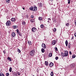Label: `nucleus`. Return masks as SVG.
<instances>
[{
	"instance_id": "1",
	"label": "nucleus",
	"mask_w": 76,
	"mask_h": 76,
	"mask_svg": "<svg viewBox=\"0 0 76 76\" xmlns=\"http://www.w3.org/2000/svg\"><path fill=\"white\" fill-rule=\"evenodd\" d=\"M35 53V50H33L30 51V56H34Z\"/></svg>"
},
{
	"instance_id": "2",
	"label": "nucleus",
	"mask_w": 76,
	"mask_h": 76,
	"mask_svg": "<svg viewBox=\"0 0 76 76\" xmlns=\"http://www.w3.org/2000/svg\"><path fill=\"white\" fill-rule=\"evenodd\" d=\"M10 24H11V22H10V20L8 21L6 23L7 26H10Z\"/></svg>"
},
{
	"instance_id": "3",
	"label": "nucleus",
	"mask_w": 76,
	"mask_h": 76,
	"mask_svg": "<svg viewBox=\"0 0 76 76\" xmlns=\"http://www.w3.org/2000/svg\"><path fill=\"white\" fill-rule=\"evenodd\" d=\"M64 55L65 57L68 56V51H65L64 52Z\"/></svg>"
},
{
	"instance_id": "4",
	"label": "nucleus",
	"mask_w": 76,
	"mask_h": 76,
	"mask_svg": "<svg viewBox=\"0 0 76 76\" xmlns=\"http://www.w3.org/2000/svg\"><path fill=\"white\" fill-rule=\"evenodd\" d=\"M32 31L33 32H35V31H37V28H36L34 27L32 28Z\"/></svg>"
},
{
	"instance_id": "5",
	"label": "nucleus",
	"mask_w": 76,
	"mask_h": 76,
	"mask_svg": "<svg viewBox=\"0 0 76 76\" xmlns=\"http://www.w3.org/2000/svg\"><path fill=\"white\" fill-rule=\"evenodd\" d=\"M37 7H33V11L34 12H35V11H37Z\"/></svg>"
},
{
	"instance_id": "6",
	"label": "nucleus",
	"mask_w": 76,
	"mask_h": 76,
	"mask_svg": "<svg viewBox=\"0 0 76 76\" xmlns=\"http://www.w3.org/2000/svg\"><path fill=\"white\" fill-rule=\"evenodd\" d=\"M49 66L50 67H53V66H54V64H53V63L52 62H51L49 64Z\"/></svg>"
},
{
	"instance_id": "7",
	"label": "nucleus",
	"mask_w": 76,
	"mask_h": 76,
	"mask_svg": "<svg viewBox=\"0 0 76 76\" xmlns=\"http://www.w3.org/2000/svg\"><path fill=\"white\" fill-rule=\"evenodd\" d=\"M42 47L44 48H46V45L45 44L43 43L42 44Z\"/></svg>"
},
{
	"instance_id": "8",
	"label": "nucleus",
	"mask_w": 76,
	"mask_h": 76,
	"mask_svg": "<svg viewBox=\"0 0 76 76\" xmlns=\"http://www.w3.org/2000/svg\"><path fill=\"white\" fill-rule=\"evenodd\" d=\"M12 37H15V36H16V34L15 32H13L12 33Z\"/></svg>"
},
{
	"instance_id": "9",
	"label": "nucleus",
	"mask_w": 76,
	"mask_h": 76,
	"mask_svg": "<svg viewBox=\"0 0 76 76\" xmlns=\"http://www.w3.org/2000/svg\"><path fill=\"white\" fill-rule=\"evenodd\" d=\"M56 42V41L55 40H53L52 42V44L53 45H55Z\"/></svg>"
},
{
	"instance_id": "10",
	"label": "nucleus",
	"mask_w": 76,
	"mask_h": 76,
	"mask_svg": "<svg viewBox=\"0 0 76 76\" xmlns=\"http://www.w3.org/2000/svg\"><path fill=\"white\" fill-rule=\"evenodd\" d=\"M70 67L71 68H73V67H75V64H72L70 65Z\"/></svg>"
},
{
	"instance_id": "11",
	"label": "nucleus",
	"mask_w": 76,
	"mask_h": 76,
	"mask_svg": "<svg viewBox=\"0 0 76 76\" xmlns=\"http://www.w3.org/2000/svg\"><path fill=\"white\" fill-rule=\"evenodd\" d=\"M22 24L23 25H24V26H25L26 25V22L25 21H23L22 22Z\"/></svg>"
},
{
	"instance_id": "12",
	"label": "nucleus",
	"mask_w": 76,
	"mask_h": 76,
	"mask_svg": "<svg viewBox=\"0 0 76 76\" xmlns=\"http://www.w3.org/2000/svg\"><path fill=\"white\" fill-rule=\"evenodd\" d=\"M15 18H12L11 19V20L12 22H15Z\"/></svg>"
},
{
	"instance_id": "13",
	"label": "nucleus",
	"mask_w": 76,
	"mask_h": 76,
	"mask_svg": "<svg viewBox=\"0 0 76 76\" xmlns=\"http://www.w3.org/2000/svg\"><path fill=\"white\" fill-rule=\"evenodd\" d=\"M29 9L30 10H32L33 11V7L31 6L29 8Z\"/></svg>"
},
{
	"instance_id": "14",
	"label": "nucleus",
	"mask_w": 76,
	"mask_h": 76,
	"mask_svg": "<svg viewBox=\"0 0 76 76\" xmlns=\"http://www.w3.org/2000/svg\"><path fill=\"white\" fill-rule=\"evenodd\" d=\"M39 7H41L42 6V3H40L39 4Z\"/></svg>"
},
{
	"instance_id": "15",
	"label": "nucleus",
	"mask_w": 76,
	"mask_h": 76,
	"mask_svg": "<svg viewBox=\"0 0 76 76\" xmlns=\"http://www.w3.org/2000/svg\"><path fill=\"white\" fill-rule=\"evenodd\" d=\"M65 44H66V47H67V45H68V42H67V40H66V41Z\"/></svg>"
},
{
	"instance_id": "16",
	"label": "nucleus",
	"mask_w": 76,
	"mask_h": 76,
	"mask_svg": "<svg viewBox=\"0 0 76 76\" xmlns=\"http://www.w3.org/2000/svg\"><path fill=\"white\" fill-rule=\"evenodd\" d=\"M45 64L46 65V66H48V63L47 61H45Z\"/></svg>"
},
{
	"instance_id": "17",
	"label": "nucleus",
	"mask_w": 76,
	"mask_h": 76,
	"mask_svg": "<svg viewBox=\"0 0 76 76\" xmlns=\"http://www.w3.org/2000/svg\"><path fill=\"white\" fill-rule=\"evenodd\" d=\"M8 60L10 61H12V59L10 58H9V57H8L7 58Z\"/></svg>"
},
{
	"instance_id": "18",
	"label": "nucleus",
	"mask_w": 76,
	"mask_h": 76,
	"mask_svg": "<svg viewBox=\"0 0 76 76\" xmlns=\"http://www.w3.org/2000/svg\"><path fill=\"white\" fill-rule=\"evenodd\" d=\"M13 28L14 29H16V28H18V26H13Z\"/></svg>"
},
{
	"instance_id": "19",
	"label": "nucleus",
	"mask_w": 76,
	"mask_h": 76,
	"mask_svg": "<svg viewBox=\"0 0 76 76\" xmlns=\"http://www.w3.org/2000/svg\"><path fill=\"white\" fill-rule=\"evenodd\" d=\"M12 68L11 67H10L9 69L10 72H12Z\"/></svg>"
},
{
	"instance_id": "20",
	"label": "nucleus",
	"mask_w": 76,
	"mask_h": 76,
	"mask_svg": "<svg viewBox=\"0 0 76 76\" xmlns=\"http://www.w3.org/2000/svg\"><path fill=\"white\" fill-rule=\"evenodd\" d=\"M61 55L62 56H63V57H65L64 56V53H63V52H61Z\"/></svg>"
},
{
	"instance_id": "21",
	"label": "nucleus",
	"mask_w": 76,
	"mask_h": 76,
	"mask_svg": "<svg viewBox=\"0 0 76 76\" xmlns=\"http://www.w3.org/2000/svg\"><path fill=\"white\" fill-rule=\"evenodd\" d=\"M30 21L31 22H32V23H34V22L35 21V20L34 19L31 20H30Z\"/></svg>"
},
{
	"instance_id": "22",
	"label": "nucleus",
	"mask_w": 76,
	"mask_h": 76,
	"mask_svg": "<svg viewBox=\"0 0 76 76\" xmlns=\"http://www.w3.org/2000/svg\"><path fill=\"white\" fill-rule=\"evenodd\" d=\"M51 76H54V74L53 73V72H52L50 74Z\"/></svg>"
},
{
	"instance_id": "23",
	"label": "nucleus",
	"mask_w": 76,
	"mask_h": 76,
	"mask_svg": "<svg viewBox=\"0 0 76 76\" xmlns=\"http://www.w3.org/2000/svg\"><path fill=\"white\" fill-rule=\"evenodd\" d=\"M0 76H4V75L3 74V73H1L0 74Z\"/></svg>"
},
{
	"instance_id": "24",
	"label": "nucleus",
	"mask_w": 76,
	"mask_h": 76,
	"mask_svg": "<svg viewBox=\"0 0 76 76\" xmlns=\"http://www.w3.org/2000/svg\"><path fill=\"white\" fill-rule=\"evenodd\" d=\"M41 51H42V53H44V49H43V48H42L41 49Z\"/></svg>"
},
{
	"instance_id": "25",
	"label": "nucleus",
	"mask_w": 76,
	"mask_h": 76,
	"mask_svg": "<svg viewBox=\"0 0 76 76\" xmlns=\"http://www.w3.org/2000/svg\"><path fill=\"white\" fill-rule=\"evenodd\" d=\"M49 57H52V53H50L49 54Z\"/></svg>"
},
{
	"instance_id": "26",
	"label": "nucleus",
	"mask_w": 76,
	"mask_h": 76,
	"mask_svg": "<svg viewBox=\"0 0 76 76\" xmlns=\"http://www.w3.org/2000/svg\"><path fill=\"white\" fill-rule=\"evenodd\" d=\"M6 2L7 3H9L10 0H6Z\"/></svg>"
},
{
	"instance_id": "27",
	"label": "nucleus",
	"mask_w": 76,
	"mask_h": 76,
	"mask_svg": "<svg viewBox=\"0 0 76 76\" xmlns=\"http://www.w3.org/2000/svg\"><path fill=\"white\" fill-rule=\"evenodd\" d=\"M16 31H17V33L18 34H19V33H20V32L19 31V30H18V29H17L16 30Z\"/></svg>"
},
{
	"instance_id": "28",
	"label": "nucleus",
	"mask_w": 76,
	"mask_h": 76,
	"mask_svg": "<svg viewBox=\"0 0 76 76\" xmlns=\"http://www.w3.org/2000/svg\"><path fill=\"white\" fill-rule=\"evenodd\" d=\"M75 57H76V56H75V55H73L72 56V57L73 58H75Z\"/></svg>"
},
{
	"instance_id": "29",
	"label": "nucleus",
	"mask_w": 76,
	"mask_h": 76,
	"mask_svg": "<svg viewBox=\"0 0 76 76\" xmlns=\"http://www.w3.org/2000/svg\"><path fill=\"white\" fill-rule=\"evenodd\" d=\"M41 28H44V25L43 24H42L40 26Z\"/></svg>"
},
{
	"instance_id": "30",
	"label": "nucleus",
	"mask_w": 76,
	"mask_h": 76,
	"mask_svg": "<svg viewBox=\"0 0 76 76\" xmlns=\"http://www.w3.org/2000/svg\"><path fill=\"white\" fill-rule=\"evenodd\" d=\"M70 1H71V0H68V4H70Z\"/></svg>"
},
{
	"instance_id": "31",
	"label": "nucleus",
	"mask_w": 76,
	"mask_h": 76,
	"mask_svg": "<svg viewBox=\"0 0 76 76\" xmlns=\"http://www.w3.org/2000/svg\"><path fill=\"white\" fill-rule=\"evenodd\" d=\"M39 20H42V17H39Z\"/></svg>"
},
{
	"instance_id": "32",
	"label": "nucleus",
	"mask_w": 76,
	"mask_h": 76,
	"mask_svg": "<svg viewBox=\"0 0 76 76\" xmlns=\"http://www.w3.org/2000/svg\"><path fill=\"white\" fill-rule=\"evenodd\" d=\"M18 34H19V35L20 36V37L22 36V34H21V33L20 32L19 33H18Z\"/></svg>"
},
{
	"instance_id": "33",
	"label": "nucleus",
	"mask_w": 76,
	"mask_h": 76,
	"mask_svg": "<svg viewBox=\"0 0 76 76\" xmlns=\"http://www.w3.org/2000/svg\"><path fill=\"white\" fill-rule=\"evenodd\" d=\"M70 45H71L69 43V44H68V47L69 48H70Z\"/></svg>"
},
{
	"instance_id": "34",
	"label": "nucleus",
	"mask_w": 76,
	"mask_h": 76,
	"mask_svg": "<svg viewBox=\"0 0 76 76\" xmlns=\"http://www.w3.org/2000/svg\"><path fill=\"white\" fill-rule=\"evenodd\" d=\"M12 74H13L14 75H16V73H15V72H13V71H12Z\"/></svg>"
},
{
	"instance_id": "35",
	"label": "nucleus",
	"mask_w": 76,
	"mask_h": 76,
	"mask_svg": "<svg viewBox=\"0 0 76 76\" xmlns=\"http://www.w3.org/2000/svg\"><path fill=\"white\" fill-rule=\"evenodd\" d=\"M55 59L56 60H58V57H56Z\"/></svg>"
},
{
	"instance_id": "36",
	"label": "nucleus",
	"mask_w": 76,
	"mask_h": 76,
	"mask_svg": "<svg viewBox=\"0 0 76 76\" xmlns=\"http://www.w3.org/2000/svg\"><path fill=\"white\" fill-rule=\"evenodd\" d=\"M54 32H56V28H54L53 29Z\"/></svg>"
},
{
	"instance_id": "37",
	"label": "nucleus",
	"mask_w": 76,
	"mask_h": 76,
	"mask_svg": "<svg viewBox=\"0 0 76 76\" xmlns=\"http://www.w3.org/2000/svg\"><path fill=\"white\" fill-rule=\"evenodd\" d=\"M69 25V23H67L66 24V26H68Z\"/></svg>"
},
{
	"instance_id": "38",
	"label": "nucleus",
	"mask_w": 76,
	"mask_h": 76,
	"mask_svg": "<svg viewBox=\"0 0 76 76\" xmlns=\"http://www.w3.org/2000/svg\"><path fill=\"white\" fill-rule=\"evenodd\" d=\"M18 53H20V50L19 49H18Z\"/></svg>"
},
{
	"instance_id": "39",
	"label": "nucleus",
	"mask_w": 76,
	"mask_h": 76,
	"mask_svg": "<svg viewBox=\"0 0 76 76\" xmlns=\"http://www.w3.org/2000/svg\"><path fill=\"white\" fill-rule=\"evenodd\" d=\"M3 52L4 53V54H6V51L4 50L3 51Z\"/></svg>"
},
{
	"instance_id": "40",
	"label": "nucleus",
	"mask_w": 76,
	"mask_h": 76,
	"mask_svg": "<svg viewBox=\"0 0 76 76\" xmlns=\"http://www.w3.org/2000/svg\"><path fill=\"white\" fill-rule=\"evenodd\" d=\"M6 75L7 76H9V73H7L6 74Z\"/></svg>"
},
{
	"instance_id": "41",
	"label": "nucleus",
	"mask_w": 76,
	"mask_h": 76,
	"mask_svg": "<svg viewBox=\"0 0 76 76\" xmlns=\"http://www.w3.org/2000/svg\"><path fill=\"white\" fill-rule=\"evenodd\" d=\"M55 51H58V49H57V48H55Z\"/></svg>"
},
{
	"instance_id": "42",
	"label": "nucleus",
	"mask_w": 76,
	"mask_h": 76,
	"mask_svg": "<svg viewBox=\"0 0 76 76\" xmlns=\"http://www.w3.org/2000/svg\"><path fill=\"white\" fill-rule=\"evenodd\" d=\"M29 16H28V15H26V18H28Z\"/></svg>"
},
{
	"instance_id": "43",
	"label": "nucleus",
	"mask_w": 76,
	"mask_h": 76,
	"mask_svg": "<svg viewBox=\"0 0 76 76\" xmlns=\"http://www.w3.org/2000/svg\"><path fill=\"white\" fill-rule=\"evenodd\" d=\"M69 53L70 55H72V52L70 51H69Z\"/></svg>"
},
{
	"instance_id": "44",
	"label": "nucleus",
	"mask_w": 76,
	"mask_h": 76,
	"mask_svg": "<svg viewBox=\"0 0 76 76\" xmlns=\"http://www.w3.org/2000/svg\"><path fill=\"white\" fill-rule=\"evenodd\" d=\"M31 18H34V16H33V15H31Z\"/></svg>"
},
{
	"instance_id": "45",
	"label": "nucleus",
	"mask_w": 76,
	"mask_h": 76,
	"mask_svg": "<svg viewBox=\"0 0 76 76\" xmlns=\"http://www.w3.org/2000/svg\"><path fill=\"white\" fill-rule=\"evenodd\" d=\"M74 35L75 37H76V33H75L74 34Z\"/></svg>"
},
{
	"instance_id": "46",
	"label": "nucleus",
	"mask_w": 76,
	"mask_h": 76,
	"mask_svg": "<svg viewBox=\"0 0 76 76\" xmlns=\"http://www.w3.org/2000/svg\"><path fill=\"white\" fill-rule=\"evenodd\" d=\"M28 43L29 44H31V42H30V43H29V42H28Z\"/></svg>"
},
{
	"instance_id": "47",
	"label": "nucleus",
	"mask_w": 76,
	"mask_h": 76,
	"mask_svg": "<svg viewBox=\"0 0 76 76\" xmlns=\"http://www.w3.org/2000/svg\"><path fill=\"white\" fill-rule=\"evenodd\" d=\"M75 24L76 25V21H75Z\"/></svg>"
},
{
	"instance_id": "48",
	"label": "nucleus",
	"mask_w": 76,
	"mask_h": 76,
	"mask_svg": "<svg viewBox=\"0 0 76 76\" xmlns=\"http://www.w3.org/2000/svg\"><path fill=\"white\" fill-rule=\"evenodd\" d=\"M23 10H25V8L24 7L23 8Z\"/></svg>"
},
{
	"instance_id": "49",
	"label": "nucleus",
	"mask_w": 76,
	"mask_h": 76,
	"mask_svg": "<svg viewBox=\"0 0 76 76\" xmlns=\"http://www.w3.org/2000/svg\"><path fill=\"white\" fill-rule=\"evenodd\" d=\"M18 75H19H19H20V73H18Z\"/></svg>"
},
{
	"instance_id": "50",
	"label": "nucleus",
	"mask_w": 76,
	"mask_h": 76,
	"mask_svg": "<svg viewBox=\"0 0 76 76\" xmlns=\"http://www.w3.org/2000/svg\"><path fill=\"white\" fill-rule=\"evenodd\" d=\"M48 19H49L50 20L51 19H50V18H48Z\"/></svg>"
},
{
	"instance_id": "51",
	"label": "nucleus",
	"mask_w": 76,
	"mask_h": 76,
	"mask_svg": "<svg viewBox=\"0 0 76 76\" xmlns=\"http://www.w3.org/2000/svg\"><path fill=\"white\" fill-rule=\"evenodd\" d=\"M48 23H49V20H48Z\"/></svg>"
},
{
	"instance_id": "52",
	"label": "nucleus",
	"mask_w": 76,
	"mask_h": 76,
	"mask_svg": "<svg viewBox=\"0 0 76 76\" xmlns=\"http://www.w3.org/2000/svg\"><path fill=\"white\" fill-rule=\"evenodd\" d=\"M19 39V40H20V39Z\"/></svg>"
},
{
	"instance_id": "53",
	"label": "nucleus",
	"mask_w": 76,
	"mask_h": 76,
	"mask_svg": "<svg viewBox=\"0 0 76 76\" xmlns=\"http://www.w3.org/2000/svg\"><path fill=\"white\" fill-rule=\"evenodd\" d=\"M50 1H53V0H50Z\"/></svg>"
},
{
	"instance_id": "54",
	"label": "nucleus",
	"mask_w": 76,
	"mask_h": 76,
	"mask_svg": "<svg viewBox=\"0 0 76 76\" xmlns=\"http://www.w3.org/2000/svg\"><path fill=\"white\" fill-rule=\"evenodd\" d=\"M72 39H73V38H72L71 39L72 40Z\"/></svg>"
},
{
	"instance_id": "55",
	"label": "nucleus",
	"mask_w": 76,
	"mask_h": 76,
	"mask_svg": "<svg viewBox=\"0 0 76 76\" xmlns=\"http://www.w3.org/2000/svg\"><path fill=\"white\" fill-rule=\"evenodd\" d=\"M72 38H73V37H72Z\"/></svg>"
}]
</instances>
